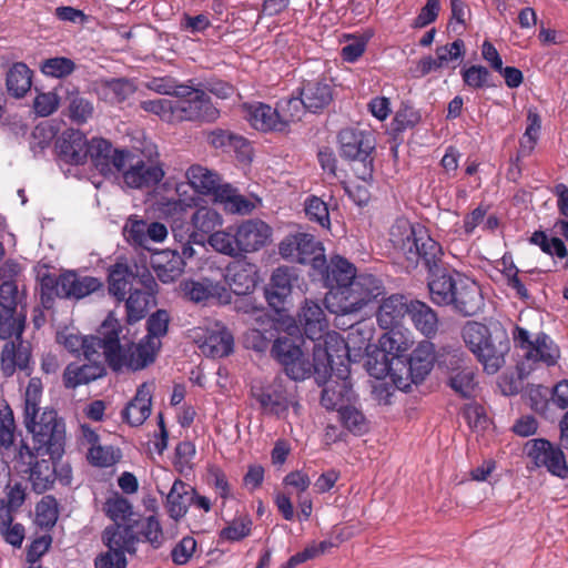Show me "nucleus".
Here are the masks:
<instances>
[{"label": "nucleus", "instance_id": "obj_1", "mask_svg": "<svg viewBox=\"0 0 568 568\" xmlns=\"http://www.w3.org/2000/svg\"><path fill=\"white\" fill-rule=\"evenodd\" d=\"M302 338L277 337L271 348L272 357L283 367L293 381H304L314 375L316 382H323L333 358H342L347 352V344L338 333L327 334L324 344L314 343L313 362L301 348Z\"/></svg>", "mask_w": 568, "mask_h": 568}, {"label": "nucleus", "instance_id": "obj_2", "mask_svg": "<svg viewBox=\"0 0 568 568\" xmlns=\"http://www.w3.org/2000/svg\"><path fill=\"white\" fill-rule=\"evenodd\" d=\"M389 236L393 246L403 253L413 267L422 262L428 274L446 264L442 245L420 224L397 220L390 227Z\"/></svg>", "mask_w": 568, "mask_h": 568}, {"label": "nucleus", "instance_id": "obj_3", "mask_svg": "<svg viewBox=\"0 0 568 568\" xmlns=\"http://www.w3.org/2000/svg\"><path fill=\"white\" fill-rule=\"evenodd\" d=\"M111 325L109 337L104 341V362L112 371L119 372L124 367L140 371L154 363L161 348V343H153L143 337L138 344L122 345L120 342L122 325L115 318H112Z\"/></svg>", "mask_w": 568, "mask_h": 568}, {"label": "nucleus", "instance_id": "obj_4", "mask_svg": "<svg viewBox=\"0 0 568 568\" xmlns=\"http://www.w3.org/2000/svg\"><path fill=\"white\" fill-rule=\"evenodd\" d=\"M105 515L113 521L108 527H130L131 534L142 542L159 549L164 542V532L155 515H134L133 507L123 496L115 494L108 498L103 505Z\"/></svg>", "mask_w": 568, "mask_h": 568}, {"label": "nucleus", "instance_id": "obj_5", "mask_svg": "<svg viewBox=\"0 0 568 568\" xmlns=\"http://www.w3.org/2000/svg\"><path fill=\"white\" fill-rule=\"evenodd\" d=\"M339 156L349 164L353 173L362 181L373 179L376 139L372 131L345 128L337 134Z\"/></svg>", "mask_w": 568, "mask_h": 568}, {"label": "nucleus", "instance_id": "obj_6", "mask_svg": "<svg viewBox=\"0 0 568 568\" xmlns=\"http://www.w3.org/2000/svg\"><path fill=\"white\" fill-rule=\"evenodd\" d=\"M272 234L273 230L266 222L246 220L226 231H215V251L233 257L257 252L271 242Z\"/></svg>", "mask_w": 568, "mask_h": 568}, {"label": "nucleus", "instance_id": "obj_7", "mask_svg": "<svg viewBox=\"0 0 568 568\" xmlns=\"http://www.w3.org/2000/svg\"><path fill=\"white\" fill-rule=\"evenodd\" d=\"M23 423L32 434L33 449L39 455H48L53 459H60L65 446V425L53 408H44L41 413H34L23 417Z\"/></svg>", "mask_w": 568, "mask_h": 568}, {"label": "nucleus", "instance_id": "obj_8", "mask_svg": "<svg viewBox=\"0 0 568 568\" xmlns=\"http://www.w3.org/2000/svg\"><path fill=\"white\" fill-rule=\"evenodd\" d=\"M223 277L230 291L215 283V300L220 304H230L232 302L231 294H234L241 297L234 301L237 311L244 313L254 311L255 307L252 304L250 294L255 288L257 282L256 266L244 261H235L226 266Z\"/></svg>", "mask_w": 568, "mask_h": 568}, {"label": "nucleus", "instance_id": "obj_9", "mask_svg": "<svg viewBox=\"0 0 568 568\" xmlns=\"http://www.w3.org/2000/svg\"><path fill=\"white\" fill-rule=\"evenodd\" d=\"M384 294L385 286L381 278L368 273L356 274L347 285H343L336 293L338 303L335 308H331V312L342 315L355 313Z\"/></svg>", "mask_w": 568, "mask_h": 568}, {"label": "nucleus", "instance_id": "obj_10", "mask_svg": "<svg viewBox=\"0 0 568 568\" xmlns=\"http://www.w3.org/2000/svg\"><path fill=\"white\" fill-rule=\"evenodd\" d=\"M323 382H316L323 386L321 405L327 410H337L341 406L348 405L355 397L353 384L349 378L348 351L342 358H333Z\"/></svg>", "mask_w": 568, "mask_h": 568}, {"label": "nucleus", "instance_id": "obj_11", "mask_svg": "<svg viewBox=\"0 0 568 568\" xmlns=\"http://www.w3.org/2000/svg\"><path fill=\"white\" fill-rule=\"evenodd\" d=\"M48 455H39L28 444L21 442L13 458L14 469L28 475L32 489L42 494L50 489L55 481V462Z\"/></svg>", "mask_w": 568, "mask_h": 568}, {"label": "nucleus", "instance_id": "obj_12", "mask_svg": "<svg viewBox=\"0 0 568 568\" xmlns=\"http://www.w3.org/2000/svg\"><path fill=\"white\" fill-rule=\"evenodd\" d=\"M185 176L187 182L176 185L178 201L174 203L175 210L185 211L186 207L195 206L197 210L202 206L210 207L209 201L213 202V172L200 165H191Z\"/></svg>", "mask_w": 568, "mask_h": 568}, {"label": "nucleus", "instance_id": "obj_13", "mask_svg": "<svg viewBox=\"0 0 568 568\" xmlns=\"http://www.w3.org/2000/svg\"><path fill=\"white\" fill-rule=\"evenodd\" d=\"M324 252L322 242L306 232L290 233L278 243L282 258L297 264H310L313 273L316 268L325 267Z\"/></svg>", "mask_w": 568, "mask_h": 568}, {"label": "nucleus", "instance_id": "obj_14", "mask_svg": "<svg viewBox=\"0 0 568 568\" xmlns=\"http://www.w3.org/2000/svg\"><path fill=\"white\" fill-rule=\"evenodd\" d=\"M102 541L108 551L100 554L95 560V568H126L125 554L135 555L138 540L131 534L130 527H105L102 532Z\"/></svg>", "mask_w": 568, "mask_h": 568}, {"label": "nucleus", "instance_id": "obj_15", "mask_svg": "<svg viewBox=\"0 0 568 568\" xmlns=\"http://www.w3.org/2000/svg\"><path fill=\"white\" fill-rule=\"evenodd\" d=\"M152 285H155V278L144 266L115 263L109 268V294L118 302L124 301L126 294L135 287L144 286L150 288Z\"/></svg>", "mask_w": 568, "mask_h": 568}, {"label": "nucleus", "instance_id": "obj_16", "mask_svg": "<svg viewBox=\"0 0 568 568\" xmlns=\"http://www.w3.org/2000/svg\"><path fill=\"white\" fill-rule=\"evenodd\" d=\"M123 159V181L131 189H144L156 185L164 176V171L156 160L142 153L128 151Z\"/></svg>", "mask_w": 568, "mask_h": 568}, {"label": "nucleus", "instance_id": "obj_17", "mask_svg": "<svg viewBox=\"0 0 568 568\" xmlns=\"http://www.w3.org/2000/svg\"><path fill=\"white\" fill-rule=\"evenodd\" d=\"M112 318L108 317L100 326L98 335L81 336L79 334H63L57 336V341L72 355L83 356L87 361L92 358H105L104 341L109 337Z\"/></svg>", "mask_w": 568, "mask_h": 568}, {"label": "nucleus", "instance_id": "obj_18", "mask_svg": "<svg viewBox=\"0 0 568 568\" xmlns=\"http://www.w3.org/2000/svg\"><path fill=\"white\" fill-rule=\"evenodd\" d=\"M525 449L536 467H545L560 479L568 478V464L560 446L546 438H535L526 443Z\"/></svg>", "mask_w": 568, "mask_h": 568}, {"label": "nucleus", "instance_id": "obj_19", "mask_svg": "<svg viewBox=\"0 0 568 568\" xmlns=\"http://www.w3.org/2000/svg\"><path fill=\"white\" fill-rule=\"evenodd\" d=\"M325 267L316 268L314 276L320 277L329 292L326 296L327 307L335 308L338 303L337 292L343 285H347L356 276V267L348 260L341 255L331 257L329 263L325 258Z\"/></svg>", "mask_w": 568, "mask_h": 568}, {"label": "nucleus", "instance_id": "obj_20", "mask_svg": "<svg viewBox=\"0 0 568 568\" xmlns=\"http://www.w3.org/2000/svg\"><path fill=\"white\" fill-rule=\"evenodd\" d=\"M210 95L201 90L180 87L175 99V123L183 121H206L211 115Z\"/></svg>", "mask_w": 568, "mask_h": 568}, {"label": "nucleus", "instance_id": "obj_21", "mask_svg": "<svg viewBox=\"0 0 568 568\" xmlns=\"http://www.w3.org/2000/svg\"><path fill=\"white\" fill-rule=\"evenodd\" d=\"M40 301L45 310L53 308L55 298L75 300V271H64L60 275L44 273L39 276Z\"/></svg>", "mask_w": 568, "mask_h": 568}, {"label": "nucleus", "instance_id": "obj_22", "mask_svg": "<svg viewBox=\"0 0 568 568\" xmlns=\"http://www.w3.org/2000/svg\"><path fill=\"white\" fill-rule=\"evenodd\" d=\"M252 396L256 399L263 414L283 418L293 405L282 381L274 379L265 386H253Z\"/></svg>", "mask_w": 568, "mask_h": 568}, {"label": "nucleus", "instance_id": "obj_23", "mask_svg": "<svg viewBox=\"0 0 568 568\" xmlns=\"http://www.w3.org/2000/svg\"><path fill=\"white\" fill-rule=\"evenodd\" d=\"M128 150L114 149L108 140L93 138L89 143L88 159L92 165L104 176L123 170V159Z\"/></svg>", "mask_w": 568, "mask_h": 568}, {"label": "nucleus", "instance_id": "obj_24", "mask_svg": "<svg viewBox=\"0 0 568 568\" xmlns=\"http://www.w3.org/2000/svg\"><path fill=\"white\" fill-rule=\"evenodd\" d=\"M304 105L307 111L314 114L322 113L334 101L335 88L332 79L318 77L304 80L300 88Z\"/></svg>", "mask_w": 568, "mask_h": 568}, {"label": "nucleus", "instance_id": "obj_25", "mask_svg": "<svg viewBox=\"0 0 568 568\" xmlns=\"http://www.w3.org/2000/svg\"><path fill=\"white\" fill-rule=\"evenodd\" d=\"M464 276L462 273L450 270L447 264L428 273L427 286L432 302L438 306H448V301H452L450 297Z\"/></svg>", "mask_w": 568, "mask_h": 568}, {"label": "nucleus", "instance_id": "obj_26", "mask_svg": "<svg viewBox=\"0 0 568 568\" xmlns=\"http://www.w3.org/2000/svg\"><path fill=\"white\" fill-rule=\"evenodd\" d=\"M460 281L459 286L450 297L453 301H448V306H452L456 313L464 317L475 316L485 306L480 286L467 276H464Z\"/></svg>", "mask_w": 568, "mask_h": 568}, {"label": "nucleus", "instance_id": "obj_27", "mask_svg": "<svg viewBox=\"0 0 568 568\" xmlns=\"http://www.w3.org/2000/svg\"><path fill=\"white\" fill-rule=\"evenodd\" d=\"M509 349L510 342L506 332L496 331L494 334H489V338H487L475 356L484 365L485 372L495 374L505 364V355Z\"/></svg>", "mask_w": 568, "mask_h": 568}, {"label": "nucleus", "instance_id": "obj_28", "mask_svg": "<svg viewBox=\"0 0 568 568\" xmlns=\"http://www.w3.org/2000/svg\"><path fill=\"white\" fill-rule=\"evenodd\" d=\"M192 223L197 232H193L189 241L182 245L183 261L192 258L197 254L193 244L200 245L202 248L205 244L213 246V210L211 207L202 206L195 211L192 216Z\"/></svg>", "mask_w": 568, "mask_h": 568}, {"label": "nucleus", "instance_id": "obj_29", "mask_svg": "<svg viewBox=\"0 0 568 568\" xmlns=\"http://www.w3.org/2000/svg\"><path fill=\"white\" fill-rule=\"evenodd\" d=\"M297 322L305 336L314 343L322 338L328 328V321L322 305L312 298H305L297 312Z\"/></svg>", "mask_w": 568, "mask_h": 568}, {"label": "nucleus", "instance_id": "obj_30", "mask_svg": "<svg viewBox=\"0 0 568 568\" xmlns=\"http://www.w3.org/2000/svg\"><path fill=\"white\" fill-rule=\"evenodd\" d=\"M89 143L90 141L87 140L81 131L74 129L67 130L55 143L58 156L68 164H84L88 160Z\"/></svg>", "mask_w": 568, "mask_h": 568}, {"label": "nucleus", "instance_id": "obj_31", "mask_svg": "<svg viewBox=\"0 0 568 568\" xmlns=\"http://www.w3.org/2000/svg\"><path fill=\"white\" fill-rule=\"evenodd\" d=\"M407 375L414 384L422 383L425 377L430 373L435 363V348L430 342H422L418 346L407 356L403 358Z\"/></svg>", "mask_w": 568, "mask_h": 568}, {"label": "nucleus", "instance_id": "obj_32", "mask_svg": "<svg viewBox=\"0 0 568 568\" xmlns=\"http://www.w3.org/2000/svg\"><path fill=\"white\" fill-rule=\"evenodd\" d=\"M296 280L293 267L278 266L272 273L270 283L264 288V295L268 305L280 310L292 292V283Z\"/></svg>", "mask_w": 568, "mask_h": 568}, {"label": "nucleus", "instance_id": "obj_33", "mask_svg": "<svg viewBox=\"0 0 568 568\" xmlns=\"http://www.w3.org/2000/svg\"><path fill=\"white\" fill-rule=\"evenodd\" d=\"M31 357L30 346L22 342V337L8 341L0 352V369L4 377H11L17 369L26 371Z\"/></svg>", "mask_w": 568, "mask_h": 568}, {"label": "nucleus", "instance_id": "obj_34", "mask_svg": "<svg viewBox=\"0 0 568 568\" xmlns=\"http://www.w3.org/2000/svg\"><path fill=\"white\" fill-rule=\"evenodd\" d=\"M105 375V367L101 358H92L88 363L79 365L70 363L63 372V385L65 388H77L87 385Z\"/></svg>", "mask_w": 568, "mask_h": 568}, {"label": "nucleus", "instance_id": "obj_35", "mask_svg": "<svg viewBox=\"0 0 568 568\" xmlns=\"http://www.w3.org/2000/svg\"><path fill=\"white\" fill-rule=\"evenodd\" d=\"M222 204L223 209L232 214H251L255 209L252 201L241 195L230 183H222V179L215 173V204Z\"/></svg>", "mask_w": 568, "mask_h": 568}, {"label": "nucleus", "instance_id": "obj_36", "mask_svg": "<svg viewBox=\"0 0 568 568\" xmlns=\"http://www.w3.org/2000/svg\"><path fill=\"white\" fill-rule=\"evenodd\" d=\"M410 302L400 294L384 298L377 311V322L383 329H393L400 325L404 316L409 314Z\"/></svg>", "mask_w": 568, "mask_h": 568}, {"label": "nucleus", "instance_id": "obj_37", "mask_svg": "<svg viewBox=\"0 0 568 568\" xmlns=\"http://www.w3.org/2000/svg\"><path fill=\"white\" fill-rule=\"evenodd\" d=\"M135 90L134 83L125 78L100 79L94 83L98 98L109 104L124 102Z\"/></svg>", "mask_w": 568, "mask_h": 568}, {"label": "nucleus", "instance_id": "obj_38", "mask_svg": "<svg viewBox=\"0 0 568 568\" xmlns=\"http://www.w3.org/2000/svg\"><path fill=\"white\" fill-rule=\"evenodd\" d=\"M152 394L148 384L138 387L135 396L122 409V419L130 426L142 425L151 414Z\"/></svg>", "mask_w": 568, "mask_h": 568}, {"label": "nucleus", "instance_id": "obj_39", "mask_svg": "<svg viewBox=\"0 0 568 568\" xmlns=\"http://www.w3.org/2000/svg\"><path fill=\"white\" fill-rule=\"evenodd\" d=\"M158 283L150 288L140 286L133 288L129 296H125V310L129 323H136L145 317L151 305L155 304Z\"/></svg>", "mask_w": 568, "mask_h": 568}, {"label": "nucleus", "instance_id": "obj_40", "mask_svg": "<svg viewBox=\"0 0 568 568\" xmlns=\"http://www.w3.org/2000/svg\"><path fill=\"white\" fill-rule=\"evenodd\" d=\"M152 266L162 283H172L184 272L185 261L176 251L165 250L155 255Z\"/></svg>", "mask_w": 568, "mask_h": 568}, {"label": "nucleus", "instance_id": "obj_41", "mask_svg": "<svg viewBox=\"0 0 568 568\" xmlns=\"http://www.w3.org/2000/svg\"><path fill=\"white\" fill-rule=\"evenodd\" d=\"M247 119L252 126L262 132H283L277 106L258 102L247 105Z\"/></svg>", "mask_w": 568, "mask_h": 568}, {"label": "nucleus", "instance_id": "obj_42", "mask_svg": "<svg viewBox=\"0 0 568 568\" xmlns=\"http://www.w3.org/2000/svg\"><path fill=\"white\" fill-rule=\"evenodd\" d=\"M409 317L416 327L424 336L432 338L438 331V315L425 302L413 300L410 301Z\"/></svg>", "mask_w": 568, "mask_h": 568}, {"label": "nucleus", "instance_id": "obj_43", "mask_svg": "<svg viewBox=\"0 0 568 568\" xmlns=\"http://www.w3.org/2000/svg\"><path fill=\"white\" fill-rule=\"evenodd\" d=\"M65 102L69 119L77 124L87 123L94 113V105L91 100L80 92L79 88L72 85L65 89Z\"/></svg>", "mask_w": 568, "mask_h": 568}, {"label": "nucleus", "instance_id": "obj_44", "mask_svg": "<svg viewBox=\"0 0 568 568\" xmlns=\"http://www.w3.org/2000/svg\"><path fill=\"white\" fill-rule=\"evenodd\" d=\"M395 365L396 358L389 355L385 348L379 347L369 353L365 362V367L372 377L383 379L390 376L397 383L396 378H400V376L397 374L398 368Z\"/></svg>", "mask_w": 568, "mask_h": 568}, {"label": "nucleus", "instance_id": "obj_45", "mask_svg": "<svg viewBox=\"0 0 568 568\" xmlns=\"http://www.w3.org/2000/svg\"><path fill=\"white\" fill-rule=\"evenodd\" d=\"M559 356V348L545 333H539L534 341L532 347L523 355V357L528 362H542L547 366L556 365Z\"/></svg>", "mask_w": 568, "mask_h": 568}, {"label": "nucleus", "instance_id": "obj_46", "mask_svg": "<svg viewBox=\"0 0 568 568\" xmlns=\"http://www.w3.org/2000/svg\"><path fill=\"white\" fill-rule=\"evenodd\" d=\"M192 500L193 488L182 480H175L166 497V506L170 516L174 519L183 517Z\"/></svg>", "mask_w": 568, "mask_h": 568}, {"label": "nucleus", "instance_id": "obj_47", "mask_svg": "<svg viewBox=\"0 0 568 568\" xmlns=\"http://www.w3.org/2000/svg\"><path fill=\"white\" fill-rule=\"evenodd\" d=\"M7 89L10 95L22 98L32 84V71L23 62L14 63L7 73Z\"/></svg>", "mask_w": 568, "mask_h": 568}, {"label": "nucleus", "instance_id": "obj_48", "mask_svg": "<svg viewBox=\"0 0 568 568\" xmlns=\"http://www.w3.org/2000/svg\"><path fill=\"white\" fill-rule=\"evenodd\" d=\"M59 518V503L52 495H44L34 508V524L44 531H50Z\"/></svg>", "mask_w": 568, "mask_h": 568}, {"label": "nucleus", "instance_id": "obj_49", "mask_svg": "<svg viewBox=\"0 0 568 568\" xmlns=\"http://www.w3.org/2000/svg\"><path fill=\"white\" fill-rule=\"evenodd\" d=\"M26 313L0 307V339H20L26 327Z\"/></svg>", "mask_w": 568, "mask_h": 568}, {"label": "nucleus", "instance_id": "obj_50", "mask_svg": "<svg viewBox=\"0 0 568 568\" xmlns=\"http://www.w3.org/2000/svg\"><path fill=\"white\" fill-rule=\"evenodd\" d=\"M276 106L283 131H286L290 123L300 121L307 111L301 94L298 97L283 98L276 103Z\"/></svg>", "mask_w": 568, "mask_h": 568}, {"label": "nucleus", "instance_id": "obj_51", "mask_svg": "<svg viewBox=\"0 0 568 568\" xmlns=\"http://www.w3.org/2000/svg\"><path fill=\"white\" fill-rule=\"evenodd\" d=\"M464 84L473 90H483L496 88L497 84L493 82V77L489 70L480 64H473L464 67L460 71Z\"/></svg>", "mask_w": 568, "mask_h": 568}, {"label": "nucleus", "instance_id": "obj_52", "mask_svg": "<svg viewBox=\"0 0 568 568\" xmlns=\"http://www.w3.org/2000/svg\"><path fill=\"white\" fill-rule=\"evenodd\" d=\"M342 425L354 435H363L368 432L369 423L365 415L355 406L346 405L338 408Z\"/></svg>", "mask_w": 568, "mask_h": 568}, {"label": "nucleus", "instance_id": "obj_53", "mask_svg": "<svg viewBox=\"0 0 568 568\" xmlns=\"http://www.w3.org/2000/svg\"><path fill=\"white\" fill-rule=\"evenodd\" d=\"M121 458V450L110 445L102 446L98 444L94 447H89L87 453L89 464L100 468L112 467L119 463Z\"/></svg>", "mask_w": 568, "mask_h": 568}, {"label": "nucleus", "instance_id": "obj_54", "mask_svg": "<svg viewBox=\"0 0 568 568\" xmlns=\"http://www.w3.org/2000/svg\"><path fill=\"white\" fill-rule=\"evenodd\" d=\"M490 331L488 326L478 322H467L462 331V337L467 347L475 355L483 344L489 338Z\"/></svg>", "mask_w": 568, "mask_h": 568}, {"label": "nucleus", "instance_id": "obj_55", "mask_svg": "<svg viewBox=\"0 0 568 568\" xmlns=\"http://www.w3.org/2000/svg\"><path fill=\"white\" fill-rule=\"evenodd\" d=\"M77 65L74 61L67 57H54L41 62V72L50 78L63 79L72 74Z\"/></svg>", "mask_w": 568, "mask_h": 568}, {"label": "nucleus", "instance_id": "obj_56", "mask_svg": "<svg viewBox=\"0 0 568 568\" xmlns=\"http://www.w3.org/2000/svg\"><path fill=\"white\" fill-rule=\"evenodd\" d=\"M448 385L463 398L474 397L476 383L473 368H464L452 374L448 378Z\"/></svg>", "mask_w": 568, "mask_h": 568}, {"label": "nucleus", "instance_id": "obj_57", "mask_svg": "<svg viewBox=\"0 0 568 568\" xmlns=\"http://www.w3.org/2000/svg\"><path fill=\"white\" fill-rule=\"evenodd\" d=\"M400 332H395V328L389 329L388 333L383 334L379 338V348H385L389 355L396 358V366H405L403 358L407 351V343L403 342Z\"/></svg>", "mask_w": 568, "mask_h": 568}, {"label": "nucleus", "instance_id": "obj_58", "mask_svg": "<svg viewBox=\"0 0 568 568\" xmlns=\"http://www.w3.org/2000/svg\"><path fill=\"white\" fill-rule=\"evenodd\" d=\"M140 106L145 112L159 115L160 119L165 122L175 123V100H144L140 102Z\"/></svg>", "mask_w": 568, "mask_h": 568}, {"label": "nucleus", "instance_id": "obj_59", "mask_svg": "<svg viewBox=\"0 0 568 568\" xmlns=\"http://www.w3.org/2000/svg\"><path fill=\"white\" fill-rule=\"evenodd\" d=\"M170 315L165 310H158L146 321L148 333L144 336L153 343H161L160 338L168 333Z\"/></svg>", "mask_w": 568, "mask_h": 568}, {"label": "nucleus", "instance_id": "obj_60", "mask_svg": "<svg viewBox=\"0 0 568 568\" xmlns=\"http://www.w3.org/2000/svg\"><path fill=\"white\" fill-rule=\"evenodd\" d=\"M306 216L322 227H329V211L327 204L318 196L312 195L305 201Z\"/></svg>", "mask_w": 568, "mask_h": 568}, {"label": "nucleus", "instance_id": "obj_61", "mask_svg": "<svg viewBox=\"0 0 568 568\" xmlns=\"http://www.w3.org/2000/svg\"><path fill=\"white\" fill-rule=\"evenodd\" d=\"M42 397V383L38 377L30 378L24 394L23 417L40 412V402Z\"/></svg>", "mask_w": 568, "mask_h": 568}, {"label": "nucleus", "instance_id": "obj_62", "mask_svg": "<svg viewBox=\"0 0 568 568\" xmlns=\"http://www.w3.org/2000/svg\"><path fill=\"white\" fill-rule=\"evenodd\" d=\"M16 423L12 409L7 405L0 409V446L10 448L14 442Z\"/></svg>", "mask_w": 568, "mask_h": 568}, {"label": "nucleus", "instance_id": "obj_63", "mask_svg": "<svg viewBox=\"0 0 568 568\" xmlns=\"http://www.w3.org/2000/svg\"><path fill=\"white\" fill-rule=\"evenodd\" d=\"M52 544L51 535L45 531V534L36 537L27 548V561L30 564L29 567H38L41 566L39 564V559L50 549Z\"/></svg>", "mask_w": 568, "mask_h": 568}, {"label": "nucleus", "instance_id": "obj_64", "mask_svg": "<svg viewBox=\"0 0 568 568\" xmlns=\"http://www.w3.org/2000/svg\"><path fill=\"white\" fill-rule=\"evenodd\" d=\"M420 121V114L413 106L402 104L396 112L393 121V130L395 132H403L406 129L414 128Z\"/></svg>", "mask_w": 568, "mask_h": 568}]
</instances>
